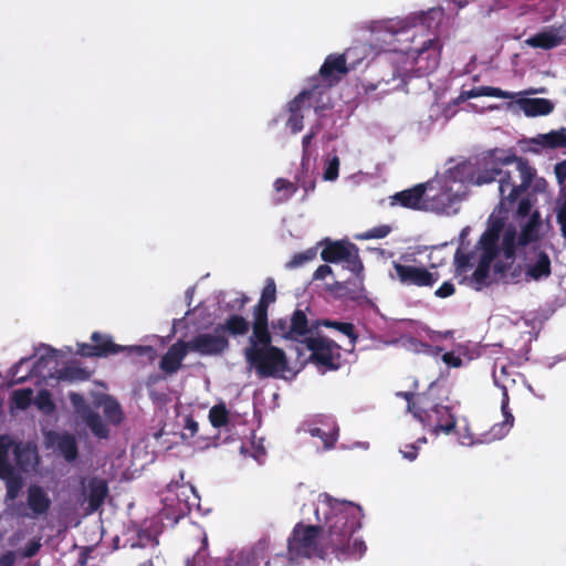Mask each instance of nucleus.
I'll use <instances>...</instances> for the list:
<instances>
[{
  "label": "nucleus",
  "instance_id": "33",
  "mask_svg": "<svg viewBox=\"0 0 566 566\" xmlns=\"http://www.w3.org/2000/svg\"><path fill=\"white\" fill-rule=\"evenodd\" d=\"M27 502L33 517L45 514L51 506L48 492L39 485H31L28 489Z\"/></svg>",
  "mask_w": 566,
  "mask_h": 566
},
{
  "label": "nucleus",
  "instance_id": "51",
  "mask_svg": "<svg viewBox=\"0 0 566 566\" xmlns=\"http://www.w3.org/2000/svg\"><path fill=\"white\" fill-rule=\"evenodd\" d=\"M319 129V126L316 125L311 128V130L303 137L302 139V149H303V157H302V164L304 165L306 160L310 159L311 153H310V146L312 140L315 138Z\"/></svg>",
  "mask_w": 566,
  "mask_h": 566
},
{
  "label": "nucleus",
  "instance_id": "48",
  "mask_svg": "<svg viewBox=\"0 0 566 566\" xmlns=\"http://www.w3.org/2000/svg\"><path fill=\"white\" fill-rule=\"evenodd\" d=\"M33 399L36 407L44 413H51L54 410V405L48 390H40Z\"/></svg>",
  "mask_w": 566,
  "mask_h": 566
},
{
  "label": "nucleus",
  "instance_id": "54",
  "mask_svg": "<svg viewBox=\"0 0 566 566\" xmlns=\"http://www.w3.org/2000/svg\"><path fill=\"white\" fill-rule=\"evenodd\" d=\"M123 347H124V352L127 353L128 355L151 356L155 353V350L151 346L134 345V346H123Z\"/></svg>",
  "mask_w": 566,
  "mask_h": 566
},
{
  "label": "nucleus",
  "instance_id": "5",
  "mask_svg": "<svg viewBox=\"0 0 566 566\" xmlns=\"http://www.w3.org/2000/svg\"><path fill=\"white\" fill-rule=\"evenodd\" d=\"M74 350L71 346H64L61 349H55L50 345L41 344L34 349L36 360L29 369V357H22L15 363L9 374L15 384L25 381L29 378H38L39 382L43 381L45 385L53 386L60 380H75L83 379L84 371L76 369L73 366L60 367V363L67 356L73 354Z\"/></svg>",
  "mask_w": 566,
  "mask_h": 566
},
{
  "label": "nucleus",
  "instance_id": "43",
  "mask_svg": "<svg viewBox=\"0 0 566 566\" xmlns=\"http://www.w3.org/2000/svg\"><path fill=\"white\" fill-rule=\"evenodd\" d=\"M317 255V248H310L303 252L294 254L289 262H286L285 268L289 270L297 269L306 263L313 261Z\"/></svg>",
  "mask_w": 566,
  "mask_h": 566
},
{
  "label": "nucleus",
  "instance_id": "49",
  "mask_svg": "<svg viewBox=\"0 0 566 566\" xmlns=\"http://www.w3.org/2000/svg\"><path fill=\"white\" fill-rule=\"evenodd\" d=\"M391 229L389 226L382 224L375 227L373 229H369L368 231L358 234L357 239L360 240H369V239H382L387 237L390 233Z\"/></svg>",
  "mask_w": 566,
  "mask_h": 566
},
{
  "label": "nucleus",
  "instance_id": "64",
  "mask_svg": "<svg viewBox=\"0 0 566 566\" xmlns=\"http://www.w3.org/2000/svg\"><path fill=\"white\" fill-rule=\"evenodd\" d=\"M41 544L39 542H31L24 548L22 555L23 557H33L40 549Z\"/></svg>",
  "mask_w": 566,
  "mask_h": 566
},
{
  "label": "nucleus",
  "instance_id": "3",
  "mask_svg": "<svg viewBox=\"0 0 566 566\" xmlns=\"http://www.w3.org/2000/svg\"><path fill=\"white\" fill-rule=\"evenodd\" d=\"M472 161L476 186L497 180L501 198L499 208L504 211L514 208L535 176V170L525 159L509 150L494 149Z\"/></svg>",
  "mask_w": 566,
  "mask_h": 566
},
{
  "label": "nucleus",
  "instance_id": "41",
  "mask_svg": "<svg viewBox=\"0 0 566 566\" xmlns=\"http://www.w3.org/2000/svg\"><path fill=\"white\" fill-rule=\"evenodd\" d=\"M275 295H276L275 282L272 277H268L266 282H265V286L262 291L261 300L254 311V322L256 321L258 313L261 311V308H263L265 315L268 316L266 307L269 306V304H271L275 301Z\"/></svg>",
  "mask_w": 566,
  "mask_h": 566
},
{
  "label": "nucleus",
  "instance_id": "14",
  "mask_svg": "<svg viewBox=\"0 0 566 566\" xmlns=\"http://www.w3.org/2000/svg\"><path fill=\"white\" fill-rule=\"evenodd\" d=\"M36 463V453L30 444L14 443L9 437L0 436V469L8 470L15 464L29 471Z\"/></svg>",
  "mask_w": 566,
  "mask_h": 566
},
{
  "label": "nucleus",
  "instance_id": "13",
  "mask_svg": "<svg viewBox=\"0 0 566 566\" xmlns=\"http://www.w3.org/2000/svg\"><path fill=\"white\" fill-rule=\"evenodd\" d=\"M303 344L311 352L310 358L322 374L339 368L340 352L335 342L324 336H313L311 331Z\"/></svg>",
  "mask_w": 566,
  "mask_h": 566
},
{
  "label": "nucleus",
  "instance_id": "28",
  "mask_svg": "<svg viewBox=\"0 0 566 566\" xmlns=\"http://www.w3.org/2000/svg\"><path fill=\"white\" fill-rule=\"evenodd\" d=\"M551 275V259L543 252L533 249L532 256L526 259L525 281H541Z\"/></svg>",
  "mask_w": 566,
  "mask_h": 566
},
{
  "label": "nucleus",
  "instance_id": "31",
  "mask_svg": "<svg viewBox=\"0 0 566 566\" xmlns=\"http://www.w3.org/2000/svg\"><path fill=\"white\" fill-rule=\"evenodd\" d=\"M426 184L418 185L411 189L403 190L395 193L390 197L391 206H401L405 208L423 210L424 203V195H426Z\"/></svg>",
  "mask_w": 566,
  "mask_h": 566
},
{
  "label": "nucleus",
  "instance_id": "16",
  "mask_svg": "<svg viewBox=\"0 0 566 566\" xmlns=\"http://www.w3.org/2000/svg\"><path fill=\"white\" fill-rule=\"evenodd\" d=\"M492 378L494 385L502 390V400H501V412L503 416V421L495 424L494 432L495 437H505L514 424V416L509 408V389L514 386L515 379L512 378L505 366H502L500 370L496 368L492 371Z\"/></svg>",
  "mask_w": 566,
  "mask_h": 566
},
{
  "label": "nucleus",
  "instance_id": "59",
  "mask_svg": "<svg viewBox=\"0 0 566 566\" xmlns=\"http://www.w3.org/2000/svg\"><path fill=\"white\" fill-rule=\"evenodd\" d=\"M454 292V284L451 282H444L439 289L436 290L434 295L439 298H446L453 295Z\"/></svg>",
  "mask_w": 566,
  "mask_h": 566
},
{
  "label": "nucleus",
  "instance_id": "11",
  "mask_svg": "<svg viewBox=\"0 0 566 566\" xmlns=\"http://www.w3.org/2000/svg\"><path fill=\"white\" fill-rule=\"evenodd\" d=\"M270 542L265 538L259 541L253 547L232 552L226 558H209L203 549L197 552L187 566H259L265 558Z\"/></svg>",
  "mask_w": 566,
  "mask_h": 566
},
{
  "label": "nucleus",
  "instance_id": "53",
  "mask_svg": "<svg viewBox=\"0 0 566 566\" xmlns=\"http://www.w3.org/2000/svg\"><path fill=\"white\" fill-rule=\"evenodd\" d=\"M182 420H184V429L188 431V433L184 432L181 434L182 439L192 438L198 432V429H199L198 422L190 416H185L182 418Z\"/></svg>",
  "mask_w": 566,
  "mask_h": 566
},
{
  "label": "nucleus",
  "instance_id": "23",
  "mask_svg": "<svg viewBox=\"0 0 566 566\" xmlns=\"http://www.w3.org/2000/svg\"><path fill=\"white\" fill-rule=\"evenodd\" d=\"M190 352L201 356H217L228 348V338L217 327L212 333H201L187 342Z\"/></svg>",
  "mask_w": 566,
  "mask_h": 566
},
{
  "label": "nucleus",
  "instance_id": "21",
  "mask_svg": "<svg viewBox=\"0 0 566 566\" xmlns=\"http://www.w3.org/2000/svg\"><path fill=\"white\" fill-rule=\"evenodd\" d=\"M514 94V92H512ZM546 93L545 87L539 88H530L524 92L515 93V96L512 98H516L515 103L520 107V109L527 117H537V116H546L551 114L555 104L551 99L542 98V97H527L528 95L544 94Z\"/></svg>",
  "mask_w": 566,
  "mask_h": 566
},
{
  "label": "nucleus",
  "instance_id": "8",
  "mask_svg": "<svg viewBox=\"0 0 566 566\" xmlns=\"http://www.w3.org/2000/svg\"><path fill=\"white\" fill-rule=\"evenodd\" d=\"M533 201L524 197L517 205L516 217L520 232L514 226L504 229L502 241L503 254L511 259L513 253H524L528 245L539 241L547 229L539 211L532 210Z\"/></svg>",
  "mask_w": 566,
  "mask_h": 566
},
{
  "label": "nucleus",
  "instance_id": "15",
  "mask_svg": "<svg viewBox=\"0 0 566 566\" xmlns=\"http://www.w3.org/2000/svg\"><path fill=\"white\" fill-rule=\"evenodd\" d=\"M356 51L357 49H347L340 55L329 54L319 69V75L311 80L310 87L315 84L327 86L325 101H327L329 104V88L333 83L338 80L339 74H346L349 71L347 67V61H352Z\"/></svg>",
  "mask_w": 566,
  "mask_h": 566
},
{
  "label": "nucleus",
  "instance_id": "6",
  "mask_svg": "<svg viewBox=\"0 0 566 566\" xmlns=\"http://www.w3.org/2000/svg\"><path fill=\"white\" fill-rule=\"evenodd\" d=\"M244 354L250 367L254 368L260 377L289 379L294 376L287 367L284 352L271 345V335L263 308L258 313L256 321L253 322L252 335Z\"/></svg>",
  "mask_w": 566,
  "mask_h": 566
},
{
  "label": "nucleus",
  "instance_id": "25",
  "mask_svg": "<svg viewBox=\"0 0 566 566\" xmlns=\"http://www.w3.org/2000/svg\"><path fill=\"white\" fill-rule=\"evenodd\" d=\"M566 40V23L543 28L539 32L528 36L524 44L534 49L552 50Z\"/></svg>",
  "mask_w": 566,
  "mask_h": 566
},
{
  "label": "nucleus",
  "instance_id": "12",
  "mask_svg": "<svg viewBox=\"0 0 566 566\" xmlns=\"http://www.w3.org/2000/svg\"><path fill=\"white\" fill-rule=\"evenodd\" d=\"M495 97V98H513L515 94L492 86H476L470 90H462L460 94L451 102L446 104L434 103L431 105V114L440 120L439 124L444 126L457 114V106L470 98L478 97Z\"/></svg>",
  "mask_w": 566,
  "mask_h": 566
},
{
  "label": "nucleus",
  "instance_id": "7",
  "mask_svg": "<svg viewBox=\"0 0 566 566\" xmlns=\"http://www.w3.org/2000/svg\"><path fill=\"white\" fill-rule=\"evenodd\" d=\"M500 239V227L493 226L481 237V249L479 253V262L472 273L470 284L476 291L481 290L488 282L491 265L494 272L505 283L515 284L525 281V269L520 264H515V255L511 259L503 254V244L497 247Z\"/></svg>",
  "mask_w": 566,
  "mask_h": 566
},
{
  "label": "nucleus",
  "instance_id": "2",
  "mask_svg": "<svg viewBox=\"0 0 566 566\" xmlns=\"http://www.w3.org/2000/svg\"><path fill=\"white\" fill-rule=\"evenodd\" d=\"M443 15L442 8H430L403 17L366 21L363 29L369 32L375 49L405 57L403 73L412 71L423 76L440 65L443 44L437 29Z\"/></svg>",
  "mask_w": 566,
  "mask_h": 566
},
{
  "label": "nucleus",
  "instance_id": "44",
  "mask_svg": "<svg viewBox=\"0 0 566 566\" xmlns=\"http://www.w3.org/2000/svg\"><path fill=\"white\" fill-rule=\"evenodd\" d=\"M34 398V392L30 388L14 390L12 394V405L21 410L27 409Z\"/></svg>",
  "mask_w": 566,
  "mask_h": 566
},
{
  "label": "nucleus",
  "instance_id": "60",
  "mask_svg": "<svg viewBox=\"0 0 566 566\" xmlns=\"http://www.w3.org/2000/svg\"><path fill=\"white\" fill-rule=\"evenodd\" d=\"M427 335L428 337L433 340V342H437V340H440L442 338H449L453 335V332L452 331H446V332H438V331H432L430 329L429 327L427 326H423L421 328Z\"/></svg>",
  "mask_w": 566,
  "mask_h": 566
},
{
  "label": "nucleus",
  "instance_id": "30",
  "mask_svg": "<svg viewBox=\"0 0 566 566\" xmlns=\"http://www.w3.org/2000/svg\"><path fill=\"white\" fill-rule=\"evenodd\" d=\"M189 352L190 349L187 342L178 340L172 344L163 356L159 368L167 375L176 374L180 369L181 363Z\"/></svg>",
  "mask_w": 566,
  "mask_h": 566
},
{
  "label": "nucleus",
  "instance_id": "10",
  "mask_svg": "<svg viewBox=\"0 0 566 566\" xmlns=\"http://www.w3.org/2000/svg\"><path fill=\"white\" fill-rule=\"evenodd\" d=\"M326 85L315 84L312 87L304 88L293 101L289 103L290 116L286 120V127L292 134H297L303 129L304 113L311 107L315 113H319L329 106L325 101Z\"/></svg>",
  "mask_w": 566,
  "mask_h": 566
},
{
  "label": "nucleus",
  "instance_id": "57",
  "mask_svg": "<svg viewBox=\"0 0 566 566\" xmlns=\"http://www.w3.org/2000/svg\"><path fill=\"white\" fill-rule=\"evenodd\" d=\"M75 354L84 357H96L95 346L87 343H77Z\"/></svg>",
  "mask_w": 566,
  "mask_h": 566
},
{
  "label": "nucleus",
  "instance_id": "45",
  "mask_svg": "<svg viewBox=\"0 0 566 566\" xmlns=\"http://www.w3.org/2000/svg\"><path fill=\"white\" fill-rule=\"evenodd\" d=\"M209 420L214 428H219L228 423L229 412L224 403L216 405L209 410Z\"/></svg>",
  "mask_w": 566,
  "mask_h": 566
},
{
  "label": "nucleus",
  "instance_id": "4",
  "mask_svg": "<svg viewBox=\"0 0 566 566\" xmlns=\"http://www.w3.org/2000/svg\"><path fill=\"white\" fill-rule=\"evenodd\" d=\"M469 185H475L473 161H450L443 172L426 184L423 210L439 214L457 213Z\"/></svg>",
  "mask_w": 566,
  "mask_h": 566
},
{
  "label": "nucleus",
  "instance_id": "50",
  "mask_svg": "<svg viewBox=\"0 0 566 566\" xmlns=\"http://www.w3.org/2000/svg\"><path fill=\"white\" fill-rule=\"evenodd\" d=\"M440 120H437L436 116H432L431 114V107L429 108V114L426 118H422L419 120L417 125V133L424 137L427 136L434 127L436 124H439Z\"/></svg>",
  "mask_w": 566,
  "mask_h": 566
},
{
  "label": "nucleus",
  "instance_id": "37",
  "mask_svg": "<svg viewBox=\"0 0 566 566\" xmlns=\"http://www.w3.org/2000/svg\"><path fill=\"white\" fill-rule=\"evenodd\" d=\"M298 190L295 182L285 179L276 178L273 182L272 202L275 206L286 203Z\"/></svg>",
  "mask_w": 566,
  "mask_h": 566
},
{
  "label": "nucleus",
  "instance_id": "58",
  "mask_svg": "<svg viewBox=\"0 0 566 566\" xmlns=\"http://www.w3.org/2000/svg\"><path fill=\"white\" fill-rule=\"evenodd\" d=\"M350 49H357V51L354 53V57L352 61H347V64L349 65L348 69H355L364 59L366 55V48L365 46H352Z\"/></svg>",
  "mask_w": 566,
  "mask_h": 566
},
{
  "label": "nucleus",
  "instance_id": "42",
  "mask_svg": "<svg viewBox=\"0 0 566 566\" xmlns=\"http://www.w3.org/2000/svg\"><path fill=\"white\" fill-rule=\"evenodd\" d=\"M101 403L108 422L114 424L119 423L122 420V410L118 402L111 397H106Z\"/></svg>",
  "mask_w": 566,
  "mask_h": 566
},
{
  "label": "nucleus",
  "instance_id": "17",
  "mask_svg": "<svg viewBox=\"0 0 566 566\" xmlns=\"http://www.w3.org/2000/svg\"><path fill=\"white\" fill-rule=\"evenodd\" d=\"M321 256L326 262L343 263L354 274H359L363 270L358 250L349 242H329L322 250Z\"/></svg>",
  "mask_w": 566,
  "mask_h": 566
},
{
  "label": "nucleus",
  "instance_id": "22",
  "mask_svg": "<svg viewBox=\"0 0 566 566\" xmlns=\"http://www.w3.org/2000/svg\"><path fill=\"white\" fill-rule=\"evenodd\" d=\"M395 273L391 279H397L403 285L432 286L438 280V273L429 272L427 269L415 265H405L397 261L392 262Z\"/></svg>",
  "mask_w": 566,
  "mask_h": 566
},
{
  "label": "nucleus",
  "instance_id": "63",
  "mask_svg": "<svg viewBox=\"0 0 566 566\" xmlns=\"http://www.w3.org/2000/svg\"><path fill=\"white\" fill-rule=\"evenodd\" d=\"M20 492V485L17 482H9L7 484V501H13Z\"/></svg>",
  "mask_w": 566,
  "mask_h": 566
},
{
  "label": "nucleus",
  "instance_id": "20",
  "mask_svg": "<svg viewBox=\"0 0 566 566\" xmlns=\"http://www.w3.org/2000/svg\"><path fill=\"white\" fill-rule=\"evenodd\" d=\"M301 431L308 433L312 438L321 441L324 450L335 447L338 439L339 428L332 417H319L302 423Z\"/></svg>",
  "mask_w": 566,
  "mask_h": 566
},
{
  "label": "nucleus",
  "instance_id": "27",
  "mask_svg": "<svg viewBox=\"0 0 566 566\" xmlns=\"http://www.w3.org/2000/svg\"><path fill=\"white\" fill-rule=\"evenodd\" d=\"M81 485L82 495L85 501H88L90 512L97 511L108 494L106 482L98 478L82 479Z\"/></svg>",
  "mask_w": 566,
  "mask_h": 566
},
{
  "label": "nucleus",
  "instance_id": "62",
  "mask_svg": "<svg viewBox=\"0 0 566 566\" xmlns=\"http://www.w3.org/2000/svg\"><path fill=\"white\" fill-rule=\"evenodd\" d=\"M400 453L403 459L409 461H415L418 457V446L417 444H408L405 449L400 450Z\"/></svg>",
  "mask_w": 566,
  "mask_h": 566
},
{
  "label": "nucleus",
  "instance_id": "40",
  "mask_svg": "<svg viewBox=\"0 0 566 566\" xmlns=\"http://www.w3.org/2000/svg\"><path fill=\"white\" fill-rule=\"evenodd\" d=\"M533 142L549 148L566 146V128H560L557 130H552L547 134L538 135L533 139Z\"/></svg>",
  "mask_w": 566,
  "mask_h": 566
},
{
  "label": "nucleus",
  "instance_id": "1",
  "mask_svg": "<svg viewBox=\"0 0 566 566\" xmlns=\"http://www.w3.org/2000/svg\"><path fill=\"white\" fill-rule=\"evenodd\" d=\"M308 512L315 516V523L295 524L286 541V554H275L264 566H302L314 558L348 562L365 555L367 546L360 534L364 514L359 505L319 493Z\"/></svg>",
  "mask_w": 566,
  "mask_h": 566
},
{
  "label": "nucleus",
  "instance_id": "38",
  "mask_svg": "<svg viewBox=\"0 0 566 566\" xmlns=\"http://www.w3.org/2000/svg\"><path fill=\"white\" fill-rule=\"evenodd\" d=\"M91 340L94 343L96 357H107L124 352V347L115 344L109 335L94 332Z\"/></svg>",
  "mask_w": 566,
  "mask_h": 566
},
{
  "label": "nucleus",
  "instance_id": "34",
  "mask_svg": "<svg viewBox=\"0 0 566 566\" xmlns=\"http://www.w3.org/2000/svg\"><path fill=\"white\" fill-rule=\"evenodd\" d=\"M470 231H471L470 227H464L461 230L460 235H459L460 247H459V249L455 252L454 261H455V264H457V269L460 272H467L468 269H471V268H474V266L476 268L478 262H479V253H478V251L481 249V241L479 242V245L476 247V249L471 254L467 255V254L462 253V249H463V245H464V240L469 235Z\"/></svg>",
  "mask_w": 566,
  "mask_h": 566
},
{
  "label": "nucleus",
  "instance_id": "39",
  "mask_svg": "<svg viewBox=\"0 0 566 566\" xmlns=\"http://www.w3.org/2000/svg\"><path fill=\"white\" fill-rule=\"evenodd\" d=\"M401 344H402L403 348H406L409 352H412L416 354L423 353V354L430 355L432 357H437L442 352L441 347L431 346V345L426 344L412 336L402 337Z\"/></svg>",
  "mask_w": 566,
  "mask_h": 566
},
{
  "label": "nucleus",
  "instance_id": "24",
  "mask_svg": "<svg viewBox=\"0 0 566 566\" xmlns=\"http://www.w3.org/2000/svg\"><path fill=\"white\" fill-rule=\"evenodd\" d=\"M70 400L74 407L76 417L91 429L94 436L101 439L108 437L106 423L102 420L101 416L86 403L82 395L72 392Z\"/></svg>",
  "mask_w": 566,
  "mask_h": 566
},
{
  "label": "nucleus",
  "instance_id": "56",
  "mask_svg": "<svg viewBox=\"0 0 566 566\" xmlns=\"http://www.w3.org/2000/svg\"><path fill=\"white\" fill-rule=\"evenodd\" d=\"M556 218L566 244V202L558 207Z\"/></svg>",
  "mask_w": 566,
  "mask_h": 566
},
{
  "label": "nucleus",
  "instance_id": "18",
  "mask_svg": "<svg viewBox=\"0 0 566 566\" xmlns=\"http://www.w3.org/2000/svg\"><path fill=\"white\" fill-rule=\"evenodd\" d=\"M158 539L157 532L151 530V524L140 527L136 537L130 539V547L134 551L135 559L145 560L138 562L137 566H154L153 559L158 558Z\"/></svg>",
  "mask_w": 566,
  "mask_h": 566
},
{
  "label": "nucleus",
  "instance_id": "9",
  "mask_svg": "<svg viewBox=\"0 0 566 566\" xmlns=\"http://www.w3.org/2000/svg\"><path fill=\"white\" fill-rule=\"evenodd\" d=\"M408 410L434 436L455 431L457 418L450 408L433 402L428 394L419 395L412 401L408 399Z\"/></svg>",
  "mask_w": 566,
  "mask_h": 566
},
{
  "label": "nucleus",
  "instance_id": "47",
  "mask_svg": "<svg viewBox=\"0 0 566 566\" xmlns=\"http://www.w3.org/2000/svg\"><path fill=\"white\" fill-rule=\"evenodd\" d=\"M391 82L394 84L390 86L391 83H390L389 80H381V81H379L376 84L368 85L366 87V91L367 92H371V91L379 90L380 92L386 93V92H389L391 90H398V88L402 87V85H403V80L400 78L399 81H397L395 74L392 75Z\"/></svg>",
  "mask_w": 566,
  "mask_h": 566
},
{
  "label": "nucleus",
  "instance_id": "35",
  "mask_svg": "<svg viewBox=\"0 0 566 566\" xmlns=\"http://www.w3.org/2000/svg\"><path fill=\"white\" fill-rule=\"evenodd\" d=\"M494 429L495 424L490 429L489 432L475 438L469 424L465 423L463 427L460 426L455 432L458 436V441L461 446L472 447L475 444L490 443L492 441L502 439L503 437H495L496 432H494Z\"/></svg>",
  "mask_w": 566,
  "mask_h": 566
},
{
  "label": "nucleus",
  "instance_id": "61",
  "mask_svg": "<svg viewBox=\"0 0 566 566\" xmlns=\"http://www.w3.org/2000/svg\"><path fill=\"white\" fill-rule=\"evenodd\" d=\"M17 554L13 551H7L0 554V566H14Z\"/></svg>",
  "mask_w": 566,
  "mask_h": 566
},
{
  "label": "nucleus",
  "instance_id": "19",
  "mask_svg": "<svg viewBox=\"0 0 566 566\" xmlns=\"http://www.w3.org/2000/svg\"><path fill=\"white\" fill-rule=\"evenodd\" d=\"M274 334L284 338L303 343L310 334L308 321L305 313L296 310L292 317H282L272 323Z\"/></svg>",
  "mask_w": 566,
  "mask_h": 566
},
{
  "label": "nucleus",
  "instance_id": "29",
  "mask_svg": "<svg viewBox=\"0 0 566 566\" xmlns=\"http://www.w3.org/2000/svg\"><path fill=\"white\" fill-rule=\"evenodd\" d=\"M248 298L238 291H228L219 294L217 298L218 310L216 317L222 319L230 315H237L245 305Z\"/></svg>",
  "mask_w": 566,
  "mask_h": 566
},
{
  "label": "nucleus",
  "instance_id": "32",
  "mask_svg": "<svg viewBox=\"0 0 566 566\" xmlns=\"http://www.w3.org/2000/svg\"><path fill=\"white\" fill-rule=\"evenodd\" d=\"M49 440L66 461L71 462L77 458V443L73 434L50 433Z\"/></svg>",
  "mask_w": 566,
  "mask_h": 566
},
{
  "label": "nucleus",
  "instance_id": "46",
  "mask_svg": "<svg viewBox=\"0 0 566 566\" xmlns=\"http://www.w3.org/2000/svg\"><path fill=\"white\" fill-rule=\"evenodd\" d=\"M339 165L340 163L337 155L328 157L325 163L323 179L325 181H335L338 178Z\"/></svg>",
  "mask_w": 566,
  "mask_h": 566
},
{
  "label": "nucleus",
  "instance_id": "52",
  "mask_svg": "<svg viewBox=\"0 0 566 566\" xmlns=\"http://www.w3.org/2000/svg\"><path fill=\"white\" fill-rule=\"evenodd\" d=\"M324 325L325 326H333V327L337 328L340 333H343L344 335H346L350 339L352 344L355 343L356 336L354 334V326L352 324L326 321L324 323Z\"/></svg>",
  "mask_w": 566,
  "mask_h": 566
},
{
  "label": "nucleus",
  "instance_id": "26",
  "mask_svg": "<svg viewBox=\"0 0 566 566\" xmlns=\"http://www.w3.org/2000/svg\"><path fill=\"white\" fill-rule=\"evenodd\" d=\"M177 502L172 495H167L164 499L165 507L168 511L171 509V513H167V516L171 515L174 520H178L180 516L187 514L191 506L198 505L199 496L192 486H181L176 493Z\"/></svg>",
  "mask_w": 566,
  "mask_h": 566
},
{
  "label": "nucleus",
  "instance_id": "36",
  "mask_svg": "<svg viewBox=\"0 0 566 566\" xmlns=\"http://www.w3.org/2000/svg\"><path fill=\"white\" fill-rule=\"evenodd\" d=\"M224 322L217 324V328L220 334L227 336L230 334L232 336H241L245 335L249 332L250 323L242 317L241 315H230L228 317L222 318Z\"/></svg>",
  "mask_w": 566,
  "mask_h": 566
},
{
  "label": "nucleus",
  "instance_id": "55",
  "mask_svg": "<svg viewBox=\"0 0 566 566\" xmlns=\"http://www.w3.org/2000/svg\"><path fill=\"white\" fill-rule=\"evenodd\" d=\"M442 361L451 368H460L463 365V360L460 356L455 355L453 352L444 353L441 356Z\"/></svg>",
  "mask_w": 566,
  "mask_h": 566
}]
</instances>
